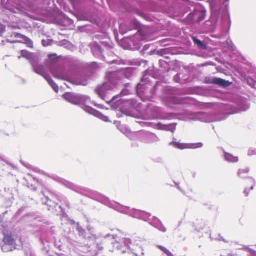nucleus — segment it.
Returning <instances> with one entry per match:
<instances>
[{
  "mask_svg": "<svg viewBox=\"0 0 256 256\" xmlns=\"http://www.w3.org/2000/svg\"><path fill=\"white\" fill-rule=\"evenodd\" d=\"M43 193L46 199L48 204L50 206H55L61 202L60 198L52 191L46 190Z\"/></svg>",
  "mask_w": 256,
  "mask_h": 256,
  "instance_id": "f257e3e1",
  "label": "nucleus"
},
{
  "mask_svg": "<svg viewBox=\"0 0 256 256\" xmlns=\"http://www.w3.org/2000/svg\"><path fill=\"white\" fill-rule=\"evenodd\" d=\"M113 90V87L110 84L104 83L102 85L98 86L96 89L95 92L102 99H104L109 92Z\"/></svg>",
  "mask_w": 256,
  "mask_h": 256,
  "instance_id": "f03ea898",
  "label": "nucleus"
},
{
  "mask_svg": "<svg viewBox=\"0 0 256 256\" xmlns=\"http://www.w3.org/2000/svg\"><path fill=\"white\" fill-rule=\"evenodd\" d=\"M169 144L173 146L174 148L180 150L196 149L201 148L203 146V144L202 142L195 144H182L176 142H172Z\"/></svg>",
  "mask_w": 256,
  "mask_h": 256,
  "instance_id": "7ed1b4c3",
  "label": "nucleus"
},
{
  "mask_svg": "<svg viewBox=\"0 0 256 256\" xmlns=\"http://www.w3.org/2000/svg\"><path fill=\"white\" fill-rule=\"evenodd\" d=\"M206 84H214L222 88H227L231 84L229 81L220 78L206 77L204 80Z\"/></svg>",
  "mask_w": 256,
  "mask_h": 256,
  "instance_id": "20e7f679",
  "label": "nucleus"
},
{
  "mask_svg": "<svg viewBox=\"0 0 256 256\" xmlns=\"http://www.w3.org/2000/svg\"><path fill=\"white\" fill-rule=\"evenodd\" d=\"M21 38L23 42H20L19 40H16L14 42H20L23 43L26 45V46L30 48H33L34 47V44L32 41L29 38H28L26 37V36L22 35L20 34L17 33V32H13L12 33L11 35V38Z\"/></svg>",
  "mask_w": 256,
  "mask_h": 256,
  "instance_id": "39448f33",
  "label": "nucleus"
},
{
  "mask_svg": "<svg viewBox=\"0 0 256 256\" xmlns=\"http://www.w3.org/2000/svg\"><path fill=\"white\" fill-rule=\"evenodd\" d=\"M254 184V180L251 178H248L244 181V186L245 188L244 194L246 196H248V192L253 189Z\"/></svg>",
  "mask_w": 256,
  "mask_h": 256,
  "instance_id": "423d86ee",
  "label": "nucleus"
},
{
  "mask_svg": "<svg viewBox=\"0 0 256 256\" xmlns=\"http://www.w3.org/2000/svg\"><path fill=\"white\" fill-rule=\"evenodd\" d=\"M3 242L6 245L13 246L15 244V240L13 238L12 234H4Z\"/></svg>",
  "mask_w": 256,
  "mask_h": 256,
  "instance_id": "0eeeda50",
  "label": "nucleus"
},
{
  "mask_svg": "<svg viewBox=\"0 0 256 256\" xmlns=\"http://www.w3.org/2000/svg\"><path fill=\"white\" fill-rule=\"evenodd\" d=\"M64 98L70 102L75 104L78 100L79 98L77 96H74L73 94L70 92H67L64 95Z\"/></svg>",
  "mask_w": 256,
  "mask_h": 256,
  "instance_id": "6e6552de",
  "label": "nucleus"
},
{
  "mask_svg": "<svg viewBox=\"0 0 256 256\" xmlns=\"http://www.w3.org/2000/svg\"><path fill=\"white\" fill-rule=\"evenodd\" d=\"M44 78L48 81L49 84L52 87L54 90L56 92H58V87L57 84L54 82L52 79L50 78V76L48 74H45L43 76Z\"/></svg>",
  "mask_w": 256,
  "mask_h": 256,
  "instance_id": "1a4fd4ad",
  "label": "nucleus"
},
{
  "mask_svg": "<svg viewBox=\"0 0 256 256\" xmlns=\"http://www.w3.org/2000/svg\"><path fill=\"white\" fill-rule=\"evenodd\" d=\"M192 39L194 44L197 45L198 48H201L203 50H207V46L206 44H204L200 40L196 38L193 36L192 37Z\"/></svg>",
  "mask_w": 256,
  "mask_h": 256,
  "instance_id": "9d476101",
  "label": "nucleus"
},
{
  "mask_svg": "<svg viewBox=\"0 0 256 256\" xmlns=\"http://www.w3.org/2000/svg\"><path fill=\"white\" fill-rule=\"evenodd\" d=\"M249 170L248 168H241L239 170L238 172V176L241 178H248V174Z\"/></svg>",
  "mask_w": 256,
  "mask_h": 256,
  "instance_id": "9b49d317",
  "label": "nucleus"
},
{
  "mask_svg": "<svg viewBox=\"0 0 256 256\" xmlns=\"http://www.w3.org/2000/svg\"><path fill=\"white\" fill-rule=\"evenodd\" d=\"M224 158L228 162H237L238 161V157L234 156L229 154H225Z\"/></svg>",
  "mask_w": 256,
  "mask_h": 256,
  "instance_id": "f8f14e48",
  "label": "nucleus"
},
{
  "mask_svg": "<svg viewBox=\"0 0 256 256\" xmlns=\"http://www.w3.org/2000/svg\"><path fill=\"white\" fill-rule=\"evenodd\" d=\"M84 238L86 240H92L94 242L98 239V236L94 234H91V236H90L89 234L86 233L84 236Z\"/></svg>",
  "mask_w": 256,
  "mask_h": 256,
  "instance_id": "ddd939ff",
  "label": "nucleus"
},
{
  "mask_svg": "<svg viewBox=\"0 0 256 256\" xmlns=\"http://www.w3.org/2000/svg\"><path fill=\"white\" fill-rule=\"evenodd\" d=\"M158 248L162 251L164 254H166L167 256H173L172 252L166 248H164L163 246H158Z\"/></svg>",
  "mask_w": 256,
  "mask_h": 256,
  "instance_id": "4468645a",
  "label": "nucleus"
},
{
  "mask_svg": "<svg viewBox=\"0 0 256 256\" xmlns=\"http://www.w3.org/2000/svg\"><path fill=\"white\" fill-rule=\"evenodd\" d=\"M22 56L24 58H26L28 59L31 58L32 54L30 52L26 50H21Z\"/></svg>",
  "mask_w": 256,
  "mask_h": 256,
  "instance_id": "2eb2a0df",
  "label": "nucleus"
},
{
  "mask_svg": "<svg viewBox=\"0 0 256 256\" xmlns=\"http://www.w3.org/2000/svg\"><path fill=\"white\" fill-rule=\"evenodd\" d=\"M42 44L44 46H48L47 44H46V41L44 40H42Z\"/></svg>",
  "mask_w": 256,
  "mask_h": 256,
  "instance_id": "dca6fc26",
  "label": "nucleus"
},
{
  "mask_svg": "<svg viewBox=\"0 0 256 256\" xmlns=\"http://www.w3.org/2000/svg\"><path fill=\"white\" fill-rule=\"evenodd\" d=\"M202 14L203 15V17L200 20H202L204 18L205 14L202 13Z\"/></svg>",
  "mask_w": 256,
  "mask_h": 256,
  "instance_id": "f3484780",
  "label": "nucleus"
},
{
  "mask_svg": "<svg viewBox=\"0 0 256 256\" xmlns=\"http://www.w3.org/2000/svg\"><path fill=\"white\" fill-rule=\"evenodd\" d=\"M56 54H54V55H49L48 56V58H51L52 56H56Z\"/></svg>",
  "mask_w": 256,
  "mask_h": 256,
  "instance_id": "a211bd4d",
  "label": "nucleus"
},
{
  "mask_svg": "<svg viewBox=\"0 0 256 256\" xmlns=\"http://www.w3.org/2000/svg\"><path fill=\"white\" fill-rule=\"evenodd\" d=\"M248 154H252V150H249Z\"/></svg>",
  "mask_w": 256,
  "mask_h": 256,
  "instance_id": "6ab92c4d",
  "label": "nucleus"
},
{
  "mask_svg": "<svg viewBox=\"0 0 256 256\" xmlns=\"http://www.w3.org/2000/svg\"><path fill=\"white\" fill-rule=\"evenodd\" d=\"M4 26L2 24H0V28H4Z\"/></svg>",
  "mask_w": 256,
  "mask_h": 256,
  "instance_id": "aec40b11",
  "label": "nucleus"
},
{
  "mask_svg": "<svg viewBox=\"0 0 256 256\" xmlns=\"http://www.w3.org/2000/svg\"><path fill=\"white\" fill-rule=\"evenodd\" d=\"M36 73H38V74H40V73L38 72V70H36Z\"/></svg>",
  "mask_w": 256,
  "mask_h": 256,
  "instance_id": "412c9836",
  "label": "nucleus"
},
{
  "mask_svg": "<svg viewBox=\"0 0 256 256\" xmlns=\"http://www.w3.org/2000/svg\"><path fill=\"white\" fill-rule=\"evenodd\" d=\"M4 246H2V249L3 250H4Z\"/></svg>",
  "mask_w": 256,
  "mask_h": 256,
  "instance_id": "4be33fe9",
  "label": "nucleus"
}]
</instances>
